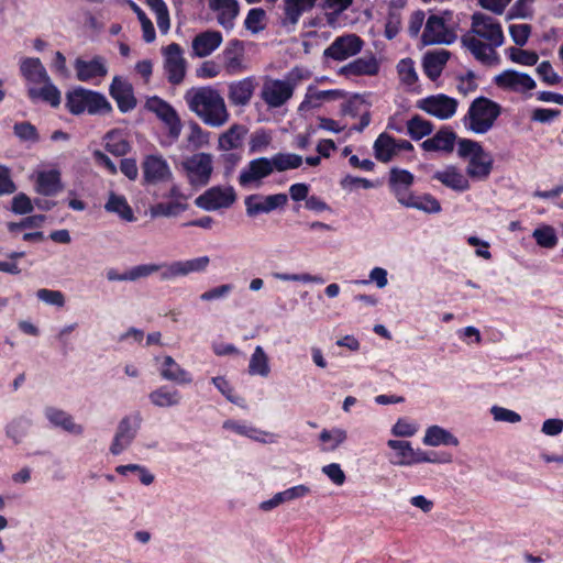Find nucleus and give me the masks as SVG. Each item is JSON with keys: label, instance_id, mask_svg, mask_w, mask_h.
Wrapping results in <instances>:
<instances>
[{"label": "nucleus", "instance_id": "nucleus-13", "mask_svg": "<svg viewBox=\"0 0 563 563\" xmlns=\"http://www.w3.org/2000/svg\"><path fill=\"white\" fill-rule=\"evenodd\" d=\"M140 423L141 417L139 413L121 419L110 446V452L113 455H119L131 445L136 435Z\"/></svg>", "mask_w": 563, "mask_h": 563}, {"label": "nucleus", "instance_id": "nucleus-36", "mask_svg": "<svg viewBox=\"0 0 563 563\" xmlns=\"http://www.w3.org/2000/svg\"><path fill=\"white\" fill-rule=\"evenodd\" d=\"M450 53L445 49L429 52L423 58V68L427 76L434 80L437 79L446 64Z\"/></svg>", "mask_w": 563, "mask_h": 563}, {"label": "nucleus", "instance_id": "nucleus-16", "mask_svg": "<svg viewBox=\"0 0 563 563\" xmlns=\"http://www.w3.org/2000/svg\"><path fill=\"white\" fill-rule=\"evenodd\" d=\"M418 107L440 120L452 118L457 109V101L446 95H435L419 101Z\"/></svg>", "mask_w": 563, "mask_h": 563}, {"label": "nucleus", "instance_id": "nucleus-37", "mask_svg": "<svg viewBox=\"0 0 563 563\" xmlns=\"http://www.w3.org/2000/svg\"><path fill=\"white\" fill-rule=\"evenodd\" d=\"M41 85L42 88L29 87L27 93L32 100L41 99L52 107H57L60 103V91L57 87L52 82L51 78L47 81H43Z\"/></svg>", "mask_w": 563, "mask_h": 563}, {"label": "nucleus", "instance_id": "nucleus-31", "mask_svg": "<svg viewBox=\"0 0 563 563\" xmlns=\"http://www.w3.org/2000/svg\"><path fill=\"white\" fill-rule=\"evenodd\" d=\"M63 189L60 173L56 169L38 172L35 190L43 196H55Z\"/></svg>", "mask_w": 563, "mask_h": 563}, {"label": "nucleus", "instance_id": "nucleus-46", "mask_svg": "<svg viewBox=\"0 0 563 563\" xmlns=\"http://www.w3.org/2000/svg\"><path fill=\"white\" fill-rule=\"evenodd\" d=\"M187 209V205L179 201L174 200L169 202H159L151 207L150 213L153 218L156 217H177L181 212H184Z\"/></svg>", "mask_w": 563, "mask_h": 563}, {"label": "nucleus", "instance_id": "nucleus-51", "mask_svg": "<svg viewBox=\"0 0 563 563\" xmlns=\"http://www.w3.org/2000/svg\"><path fill=\"white\" fill-rule=\"evenodd\" d=\"M398 76L401 84L412 86L418 80L415 63L410 58L401 59L397 65Z\"/></svg>", "mask_w": 563, "mask_h": 563}, {"label": "nucleus", "instance_id": "nucleus-62", "mask_svg": "<svg viewBox=\"0 0 563 563\" xmlns=\"http://www.w3.org/2000/svg\"><path fill=\"white\" fill-rule=\"evenodd\" d=\"M509 34L516 45L523 46L530 37L531 26L529 24H511Z\"/></svg>", "mask_w": 563, "mask_h": 563}, {"label": "nucleus", "instance_id": "nucleus-8", "mask_svg": "<svg viewBox=\"0 0 563 563\" xmlns=\"http://www.w3.org/2000/svg\"><path fill=\"white\" fill-rule=\"evenodd\" d=\"M143 181L146 185L167 184L174 179L168 162L161 154H150L141 164Z\"/></svg>", "mask_w": 563, "mask_h": 563}, {"label": "nucleus", "instance_id": "nucleus-41", "mask_svg": "<svg viewBox=\"0 0 563 563\" xmlns=\"http://www.w3.org/2000/svg\"><path fill=\"white\" fill-rule=\"evenodd\" d=\"M423 443L429 446L454 445L459 444V440L448 430L431 426L426 430Z\"/></svg>", "mask_w": 563, "mask_h": 563}, {"label": "nucleus", "instance_id": "nucleus-17", "mask_svg": "<svg viewBox=\"0 0 563 563\" xmlns=\"http://www.w3.org/2000/svg\"><path fill=\"white\" fill-rule=\"evenodd\" d=\"M363 44L362 38L356 34L339 36L324 49V56L341 62L358 54Z\"/></svg>", "mask_w": 563, "mask_h": 563}, {"label": "nucleus", "instance_id": "nucleus-49", "mask_svg": "<svg viewBox=\"0 0 563 563\" xmlns=\"http://www.w3.org/2000/svg\"><path fill=\"white\" fill-rule=\"evenodd\" d=\"M407 129L409 135L413 140H420L432 132V124L431 122L422 119L419 115H415L407 122Z\"/></svg>", "mask_w": 563, "mask_h": 563}, {"label": "nucleus", "instance_id": "nucleus-20", "mask_svg": "<svg viewBox=\"0 0 563 563\" xmlns=\"http://www.w3.org/2000/svg\"><path fill=\"white\" fill-rule=\"evenodd\" d=\"M495 84L505 90L523 92L536 88L534 79L525 73L506 69L495 77Z\"/></svg>", "mask_w": 563, "mask_h": 563}, {"label": "nucleus", "instance_id": "nucleus-6", "mask_svg": "<svg viewBox=\"0 0 563 563\" xmlns=\"http://www.w3.org/2000/svg\"><path fill=\"white\" fill-rule=\"evenodd\" d=\"M188 183L194 187L206 186L213 173V155L199 152L186 157L181 162Z\"/></svg>", "mask_w": 563, "mask_h": 563}, {"label": "nucleus", "instance_id": "nucleus-12", "mask_svg": "<svg viewBox=\"0 0 563 563\" xmlns=\"http://www.w3.org/2000/svg\"><path fill=\"white\" fill-rule=\"evenodd\" d=\"M294 93V84L288 80L268 79L264 82L261 98L269 108L284 106Z\"/></svg>", "mask_w": 563, "mask_h": 563}, {"label": "nucleus", "instance_id": "nucleus-50", "mask_svg": "<svg viewBox=\"0 0 563 563\" xmlns=\"http://www.w3.org/2000/svg\"><path fill=\"white\" fill-rule=\"evenodd\" d=\"M353 0H324L323 9L327 10L325 18L329 24H333L339 15L347 10Z\"/></svg>", "mask_w": 563, "mask_h": 563}, {"label": "nucleus", "instance_id": "nucleus-19", "mask_svg": "<svg viewBox=\"0 0 563 563\" xmlns=\"http://www.w3.org/2000/svg\"><path fill=\"white\" fill-rule=\"evenodd\" d=\"M273 174L271 159L268 157H258L252 159L239 176V184L242 187L255 185L258 187L262 179Z\"/></svg>", "mask_w": 563, "mask_h": 563}, {"label": "nucleus", "instance_id": "nucleus-42", "mask_svg": "<svg viewBox=\"0 0 563 563\" xmlns=\"http://www.w3.org/2000/svg\"><path fill=\"white\" fill-rule=\"evenodd\" d=\"M104 209L107 212L118 214L124 221L132 222L135 220L134 213L124 196L110 192Z\"/></svg>", "mask_w": 563, "mask_h": 563}, {"label": "nucleus", "instance_id": "nucleus-48", "mask_svg": "<svg viewBox=\"0 0 563 563\" xmlns=\"http://www.w3.org/2000/svg\"><path fill=\"white\" fill-rule=\"evenodd\" d=\"M244 26L252 34H257L266 27V12L262 8L251 9L245 18Z\"/></svg>", "mask_w": 563, "mask_h": 563}, {"label": "nucleus", "instance_id": "nucleus-54", "mask_svg": "<svg viewBox=\"0 0 563 563\" xmlns=\"http://www.w3.org/2000/svg\"><path fill=\"white\" fill-rule=\"evenodd\" d=\"M29 421L23 418L13 419L5 429L7 435L14 441L21 443L26 435Z\"/></svg>", "mask_w": 563, "mask_h": 563}, {"label": "nucleus", "instance_id": "nucleus-60", "mask_svg": "<svg viewBox=\"0 0 563 563\" xmlns=\"http://www.w3.org/2000/svg\"><path fill=\"white\" fill-rule=\"evenodd\" d=\"M36 297L38 300L45 302L46 305L56 306L59 308L65 305V296L59 290L41 288L36 291Z\"/></svg>", "mask_w": 563, "mask_h": 563}, {"label": "nucleus", "instance_id": "nucleus-18", "mask_svg": "<svg viewBox=\"0 0 563 563\" xmlns=\"http://www.w3.org/2000/svg\"><path fill=\"white\" fill-rule=\"evenodd\" d=\"M455 34L445 25L443 18L430 15L421 36L424 45L450 44L454 41Z\"/></svg>", "mask_w": 563, "mask_h": 563}, {"label": "nucleus", "instance_id": "nucleus-39", "mask_svg": "<svg viewBox=\"0 0 563 563\" xmlns=\"http://www.w3.org/2000/svg\"><path fill=\"white\" fill-rule=\"evenodd\" d=\"M379 65L375 57H360L347 65L342 67V73L345 75L361 76V75H375L378 73Z\"/></svg>", "mask_w": 563, "mask_h": 563}, {"label": "nucleus", "instance_id": "nucleus-59", "mask_svg": "<svg viewBox=\"0 0 563 563\" xmlns=\"http://www.w3.org/2000/svg\"><path fill=\"white\" fill-rule=\"evenodd\" d=\"M346 440V431L340 428L332 430H322L320 433V441L323 443H330V449H336L341 443Z\"/></svg>", "mask_w": 563, "mask_h": 563}, {"label": "nucleus", "instance_id": "nucleus-29", "mask_svg": "<svg viewBox=\"0 0 563 563\" xmlns=\"http://www.w3.org/2000/svg\"><path fill=\"white\" fill-rule=\"evenodd\" d=\"M433 178L455 191L462 192L470 189L468 179L453 165L435 172Z\"/></svg>", "mask_w": 563, "mask_h": 563}, {"label": "nucleus", "instance_id": "nucleus-33", "mask_svg": "<svg viewBox=\"0 0 563 563\" xmlns=\"http://www.w3.org/2000/svg\"><path fill=\"white\" fill-rule=\"evenodd\" d=\"M44 415L52 424L60 427L71 434L80 435L84 433V427L76 423L74 418L62 409L47 407Z\"/></svg>", "mask_w": 563, "mask_h": 563}, {"label": "nucleus", "instance_id": "nucleus-40", "mask_svg": "<svg viewBox=\"0 0 563 563\" xmlns=\"http://www.w3.org/2000/svg\"><path fill=\"white\" fill-rule=\"evenodd\" d=\"M375 158L382 163L390 162L396 155L395 137L382 133L373 144Z\"/></svg>", "mask_w": 563, "mask_h": 563}, {"label": "nucleus", "instance_id": "nucleus-5", "mask_svg": "<svg viewBox=\"0 0 563 563\" xmlns=\"http://www.w3.org/2000/svg\"><path fill=\"white\" fill-rule=\"evenodd\" d=\"M66 107L73 114L87 111L90 114H104L112 110L107 98L99 92L79 88L67 95Z\"/></svg>", "mask_w": 563, "mask_h": 563}, {"label": "nucleus", "instance_id": "nucleus-1", "mask_svg": "<svg viewBox=\"0 0 563 563\" xmlns=\"http://www.w3.org/2000/svg\"><path fill=\"white\" fill-rule=\"evenodd\" d=\"M504 41L500 23L479 12L472 15L471 30L462 36L463 45L473 56L488 64L497 59L496 49L504 44Z\"/></svg>", "mask_w": 563, "mask_h": 563}, {"label": "nucleus", "instance_id": "nucleus-3", "mask_svg": "<svg viewBox=\"0 0 563 563\" xmlns=\"http://www.w3.org/2000/svg\"><path fill=\"white\" fill-rule=\"evenodd\" d=\"M500 113L501 107L497 102L485 97L476 98L464 117V126L474 134H485L492 130Z\"/></svg>", "mask_w": 563, "mask_h": 563}, {"label": "nucleus", "instance_id": "nucleus-32", "mask_svg": "<svg viewBox=\"0 0 563 563\" xmlns=\"http://www.w3.org/2000/svg\"><path fill=\"white\" fill-rule=\"evenodd\" d=\"M456 134L449 129H441L432 137L422 142L421 147L427 152L451 153L454 148Z\"/></svg>", "mask_w": 563, "mask_h": 563}, {"label": "nucleus", "instance_id": "nucleus-57", "mask_svg": "<svg viewBox=\"0 0 563 563\" xmlns=\"http://www.w3.org/2000/svg\"><path fill=\"white\" fill-rule=\"evenodd\" d=\"M510 59L523 66H533L538 63L539 56L536 52L526 51L521 48L510 47L509 48Z\"/></svg>", "mask_w": 563, "mask_h": 563}, {"label": "nucleus", "instance_id": "nucleus-25", "mask_svg": "<svg viewBox=\"0 0 563 563\" xmlns=\"http://www.w3.org/2000/svg\"><path fill=\"white\" fill-rule=\"evenodd\" d=\"M110 96L117 101L121 112H128L135 108L136 99L130 82L115 76L110 85Z\"/></svg>", "mask_w": 563, "mask_h": 563}, {"label": "nucleus", "instance_id": "nucleus-4", "mask_svg": "<svg viewBox=\"0 0 563 563\" xmlns=\"http://www.w3.org/2000/svg\"><path fill=\"white\" fill-rule=\"evenodd\" d=\"M457 155L461 158H468L466 174L470 178L485 180L489 176L493 169V159L478 142L470 139L459 140Z\"/></svg>", "mask_w": 563, "mask_h": 563}, {"label": "nucleus", "instance_id": "nucleus-53", "mask_svg": "<svg viewBox=\"0 0 563 563\" xmlns=\"http://www.w3.org/2000/svg\"><path fill=\"white\" fill-rule=\"evenodd\" d=\"M532 236L536 239L537 244L542 247L552 249L558 243L555 231L549 225L536 229Z\"/></svg>", "mask_w": 563, "mask_h": 563}, {"label": "nucleus", "instance_id": "nucleus-15", "mask_svg": "<svg viewBox=\"0 0 563 563\" xmlns=\"http://www.w3.org/2000/svg\"><path fill=\"white\" fill-rule=\"evenodd\" d=\"M288 201L286 194H275L263 196L254 194L247 196L244 200L246 213L249 217H256L261 213H269L277 208H283Z\"/></svg>", "mask_w": 563, "mask_h": 563}, {"label": "nucleus", "instance_id": "nucleus-30", "mask_svg": "<svg viewBox=\"0 0 563 563\" xmlns=\"http://www.w3.org/2000/svg\"><path fill=\"white\" fill-rule=\"evenodd\" d=\"M249 129L243 124H232L227 131L221 133L218 139V148L229 152L242 147Z\"/></svg>", "mask_w": 563, "mask_h": 563}, {"label": "nucleus", "instance_id": "nucleus-10", "mask_svg": "<svg viewBox=\"0 0 563 563\" xmlns=\"http://www.w3.org/2000/svg\"><path fill=\"white\" fill-rule=\"evenodd\" d=\"M236 196L232 187L214 186L198 196L195 205L206 211H214L229 208L235 201Z\"/></svg>", "mask_w": 563, "mask_h": 563}, {"label": "nucleus", "instance_id": "nucleus-56", "mask_svg": "<svg viewBox=\"0 0 563 563\" xmlns=\"http://www.w3.org/2000/svg\"><path fill=\"white\" fill-rule=\"evenodd\" d=\"M13 132L14 135L22 142L36 143L40 139L36 128L26 121L15 123L13 126Z\"/></svg>", "mask_w": 563, "mask_h": 563}, {"label": "nucleus", "instance_id": "nucleus-23", "mask_svg": "<svg viewBox=\"0 0 563 563\" xmlns=\"http://www.w3.org/2000/svg\"><path fill=\"white\" fill-rule=\"evenodd\" d=\"M209 9L217 13L218 23L231 30L234 26V20L240 13L238 0H208Z\"/></svg>", "mask_w": 563, "mask_h": 563}, {"label": "nucleus", "instance_id": "nucleus-64", "mask_svg": "<svg viewBox=\"0 0 563 563\" xmlns=\"http://www.w3.org/2000/svg\"><path fill=\"white\" fill-rule=\"evenodd\" d=\"M532 0H517L507 13V20L514 19H528L531 16L532 11L530 3Z\"/></svg>", "mask_w": 563, "mask_h": 563}, {"label": "nucleus", "instance_id": "nucleus-45", "mask_svg": "<svg viewBox=\"0 0 563 563\" xmlns=\"http://www.w3.org/2000/svg\"><path fill=\"white\" fill-rule=\"evenodd\" d=\"M402 206L407 208H415L418 210H422L428 213H438L441 211L440 202L430 195H424L420 197H416L411 195Z\"/></svg>", "mask_w": 563, "mask_h": 563}, {"label": "nucleus", "instance_id": "nucleus-43", "mask_svg": "<svg viewBox=\"0 0 563 563\" xmlns=\"http://www.w3.org/2000/svg\"><path fill=\"white\" fill-rule=\"evenodd\" d=\"M273 173L286 172L288 169L298 168L302 164V157L294 153H277L271 158Z\"/></svg>", "mask_w": 563, "mask_h": 563}, {"label": "nucleus", "instance_id": "nucleus-22", "mask_svg": "<svg viewBox=\"0 0 563 563\" xmlns=\"http://www.w3.org/2000/svg\"><path fill=\"white\" fill-rule=\"evenodd\" d=\"M256 88L253 77L235 80L228 86V99L232 106L245 107L250 103Z\"/></svg>", "mask_w": 563, "mask_h": 563}, {"label": "nucleus", "instance_id": "nucleus-52", "mask_svg": "<svg viewBox=\"0 0 563 563\" xmlns=\"http://www.w3.org/2000/svg\"><path fill=\"white\" fill-rule=\"evenodd\" d=\"M167 265V263L162 264H142L132 267L129 272V279L130 282H135L141 278H145L151 276L152 274L159 272L164 273V267Z\"/></svg>", "mask_w": 563, "mask_h": 563}, {"label": "nucleus", "instance_id": "nucleus-27", "mask_svg": "<svg viewBox=\"0 0 563 563\" xmlns=\"http://www.w3.org/2000/svg\"><path fill=\"white\" fill-rule=\"evenodd\" d=\"M159 374L163 379L177 385H187L192 382L189 372L183 368L172 356L166 355L162 358Z\"/></svg>", "mask_w": 563, "mask_h": 563}, {"label": "nucleus", "instance_id": "nucleus-58", "mask_svg": "<svg viewBox=\"0 0 563 563\" xmlns=\"http://www.w3.org/2000/svg\"><path fill=\"white\" fill-rule=\"evenodd\" d=\"M419 426L410 421L408 418H399L391 428V433L395 437L409 438L417 433Z\"/></svg>", "mask_w": 563, "mask_h": 563}, {"label": "nucleus", "instance_id": "nucleus-55", "mask_svg": "<svg viewBox=\"0 0 563 563\" xmlns=\"http://www.w3.org/2000/svg\"><path fill=\"white\" fill-rule=\"evenodd\" d=\"M187 142L195 148L203 147L209 143V133L203 131L197 122H191L189 124Z\"/></svg>", "mask_w": 563, "mask_h": 563}, {"label": "nucleus", "instance_id": "nucleus-47", "mask_svg": "<svg viewBox=\"0 0 563 563\" xmlns=\"http://www.w3.org/2000/svg\"><path fill=\"white\" fill-rule=\"evenodd\" d=\"M146 4L156 15V23L162 33H167L170 26L169 13L163 0H146Z\"/></svg>", "mask_w": 563, "mask_h": 563}, {"label": "nucleus", "instance_id": "nucleus-7", "mask_svg": "<svg viewBox=\"0 0 563 563\" xmlns=\"http://www.w3.org/2000/svg\"><path fill=\"white\" fill-rule=\"evenodd\" d=\"M164 57V71L168 81L173 85H179L184 81L187 73V60L184 56V49L177 43H170L162 48Z\"/></svg>", "mask_w": 563, "mask_h": 563}, {"label": "nucleus", "instance_id": "nucleus-14", "mask_svg": "<svg viewBox=\"0 0 563 563\" xmlns=\"http://www.w3.org/2000/svg\"><path fill=\"white\" fill-rule=\"evenodd\" d=\"M209 256H200L186 261L167 263L164 273H161L162 282H170L177 277H184L192 273H201L209 266Z\"/></svg>", "mask_w": 563, "mask_h": 563}, {"label": "nucleus", "instance_id": "nucleus-34", "mask_svg": "<svg viewBox=\"0 0 563 563\" xmlns=\"http://www.w3.org/2000/svg\"><path fill=\"white\" fill-rule=\"evenodd\" d=\"M224 68L229 75H235L243 71L244 64L243 45L240 41H232L223 52Z\"/></svg>", "mask_w": 563, "mask_h": 563}, {"label": "nucleus", "instance_id": "nucleus-9", "mask_svg": "<svg viewBox=\"0 0 563 563\" xmlns=\"http://www.w3.org/2000/svg\"><path fill=\"white\" fill-rule=\"evenodd\" d=\"M318 0H282L278 20L283 27L295 30L302 15L311 12Z\"/></svg>", "mask_w": 563, "mask_h": 563}, {"label": "nucleus", "instance_id": "nucleus-26", "mask_svg": "<svg viewBox=\"0 0 563 563\" xmlns=\"http://www.w3.org/2000/svg\"><path fill=\"white\" fill-rule=\"evenodd\" d=\"M413 175L406 169L396 167L390 169L389 187L399 203L402 205L412 195L409 188L413 184Z\"/></svg>", "mask_w": 563, "mask_h": 563}, {"label": "nucleus", "instance_id": "nucleus-61", "mask_svg": "<svg viewBox=\"0 0 563 563\" xmlns=\"http://www.w3.org/2000/svg\"><path fill=\"white\" fill-rule=\"evenodd\" d=\"M537 74L547 85H558L562 81L561 76L554 71L552 65L548 60H543L538 65Z\"/></svg>", "mask_w": 563, "mask_h": 563}, {"label": "nucleus", "instance_id": "nucleus-38", "mask_svg": "<svg viewBox=\"0 0 563 563\" xmlns=\"http://www.w3.org/2000/svg\"><path fill=\"white\" fill-rule=\"evenodd\" d=\"M151 402L158 408L176 407L181 402V395L177 389L162 386L150 393Z\"/></svg>", "mask_w": 563, "mask_h": 563}, {"label": "nucleus", "instance_id": "nucleus-21", "mask_svg": "<svg viewBox=\"0 0 563 563\" xmlns=\"http://www.w3.org/2000/svg\"><path fill=\"white\" fill-rule=\"evenodd\" d=\"M77 79L89 81L95 78H102L108 74L107 60L102 56H95L90 60L77 58L74 63Z\"/></svg>", "mask_w": 563, "mask_h": 563}, {"label": "nucleus", "instance_id": "nucleus-28", "mask_svg": "<svg viewBox=\"0 0 563 563\" xmlns=\"http://www.w3.org/2000/svg\"><path fill=\"white\" fill-rule=\"evenodd\" d=\"M20 71L29 87H35V85L47 81L49 78L44 65L37 57L23 58L20 63Z\"/></svg>", "mask_w": 563, "mask_h": 563}, {"label": "nucleus", "instance_id": "nucleus-24", "mask_svg": "<svg viewBox=\"0 0 563 563\" xmlns=\"http://www.w3.org/2000/svg\"><path fill=\"white\" fill-rule=\"evenodd\" d=\"M223 37L219 31L208 30L197 34L191 43L192 55L203 58L211 55L222 44Z\"/></svg>", "mask_w": 563, "mask_h": 563}, {"label": "nucleus", "instance_id": "nucleus-2", "mask_svg": "<svg viewBox=\"0 0 563 563\" xmlns=\"http://www.w3.org/2000/svg\"><path fill=\"white\" fill-rule=\"evenodd\" d=\"M185 100L189 110L211 128H221L230 119L224 98L210 86L189 89Z\"/></svg>", "mask_w": 563, "mask_h": 563}, {"label": "nucleus", "instance_id": "nucleus-11", "mask_svg": "<svg viewBox=\"0 0 563 563\" xmlns=\"http://www.w3.org/2000/svg\"><path fill=\"white\" fill-rule=\"evenodd\" d=\"M146 108L165 123L172 139L179 137L183 124L176 110L168 102L158 97H152L146 101Z\"/></svg>", "mask_w": 563, "mask_h": 563}, {"label": "nucleus", "instance_id": "nucleus-35", "mask_svg": "<svg viewBox=\"0 0 563 563\" xmlns=\"http://www.w3.org/2000/svg\"><path fill=\"white\" fill-rule=\"evenodd\" d=\"M387 445L395 452L394 464L412 465L417 464L418 450H415L410 442L402 440H389Z\"/></svg>", "mask_w": 563, "mask_h": 563}, {"label": "nucleus", "instance_id": "nucleus-63", "mask_svg": "<svg viewBox=\"0 0 563 563\" xmlns=\"http://www.w3.org/2000/svg\"><path fill=\"white\" fill-rule=\"evenodd\" d=\"M490 413L493 415L495 421L508 423H518L521 421V416L519 413L500 406H493L490 408Z\"/></svg>", "mask_w": 563, "mask_h": 563}, {"label": "nucleus", "instance_id": "nucleus-44", "mask_svg": "<svg viewBox=\"0 0 563 563\" xmlns=\"http://www.w3.org/2000/svg\"><path fill=\"white\" fill-rule=\"evenodd\" d=\"M271 372L268 364V356L266 355L262 346H256L254 353L251 356L249 364V373L251 375H260L267 377Z\"/></svg>", "mask_w": 563, "mask_h": 563}]
</instances>
